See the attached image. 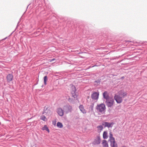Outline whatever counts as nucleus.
<instances>
[{"instance_id":"nucleus-19","label":"nucleus","mask_w":147,"mask_h":147,"mask_svg":"<svg viewBox=\"0 0 147 147\" xmlns=\"http://www.w3.org/2000/svg\"><path fill=\"white\" fill-rule=\"evenodd\" d=\"M103 137L104 139H106L108 137L107 133V131H104L103 134Z\"/></svg>"},{"instance_id":"nucleus-23","label":"nucleus","mask_w":147,"mask_h":147,"mask_svg":"<svg viewBox=\"0 0 147 147\" xmlns=\"http://www.w3.org/2000/svg\"><path fill=\"white\" fill-rule=\"evenodd\" d=\"M68 101L70 102L71 103H74V100L73 98H69L68 99Z\"/></svg>"},{"instance_id":"nucleus-22","label":"nucleus","mask_w":147,"mask_h":147,"mask_svg":"<svg viewBox=\"0 0 147 147\" xmlns=\"http://www.w3.org/2000/svg\"><path fill=\"white\" fill-rule=\"evenodd\" d=\"M57 126L59 128H62L63 127L62 124L60 122H58L57 124Z\"/></svg>"},{"instance_id":"nucleus-13","label":"nucleus","mask_w":147,"mask_h":147,"mask_svg":"<svg viewBox=\"0 0 147 147\" xmlns=\"http://www.w3.org/2000/svg\"><path fill=\"white\" fill-rule=\"evenodd\" d=\"M111 147H118L117 144L115 140L110 141Z\"/></svg>"},{"instance_id":"nucleus-29","label":"nucleus","mask_w":147,"mask_h":147,"mask_svg":"<svg viewBox=\"0 0 147 147\" xmlns=\"http://www.w3.org/2000/svg\"><path fill=\"white\" fill-rule=\"evenodd\" d=\"M6 38H6H6H4V40H5V39H6Z\"/></svg>"},{"instance_id":"nucleus-25","label":"nucleus","mask_w":147,"mask_h":147,"mask_svg":"<svg viewBox=\"0 0 147 147\" xmlns=\"http://www.w3.org/2000/svg\"><path fill=\"white\" fill-rule=\"evenodd\" d=\"M94 104H92L90 105V107L92 109H93Z\"/></svg>"},{"instance_id":"nucleus-17","label":"nucleus","mask_w":147,"mask_h":147,"mask_svg":"<svg viewBox=\"0 0 147 147\" xmlns=\"http://www.w3.org/2000/svg\"><path fill=\"white\" fill-rule=\"evenodd\" d=\"M102 144L104 147H108V145L107 141L106 140H103Z\"/></svg>"},{"instance_id":"nucleus-6","label":"nucleus","mask_w":147,"mask_h":147,"mask_svg":"<svg viewBox=\"0 0 147 147\" xmlns=\"http://www.w3.org/2000/svg\"><path fill=\"white\" fill-rule=\"evenodd\" d=\"M114 123L113 122L109 123L106 121H103L102 123V125L104 126L105 127H107L109 128L112 127Z\"/></svg>"},{"instance_id":"nucleus-27","label":"nucleus","mask_w":147,"mask_h":147,"mask_svg":"<svg viewBox=\"0 0 147 147\" xmlns=\"http://www.w3.org/2000/svg\"><path fill=\"white\" fill-rule=\"evenodd\" d=\"M55 59H52L51 60V61H53L54 60H55Z\"/></svg>"},{"instance_id":"nucleus-18","label":"nucleus","mask_w":147,"mask_h":147,"mask_svg":"<svg viewBox=\"0 0 147 147\" xmlns=\"http://www.w3.org/2000/svg\"><path fill=\"white\" fill-rule=\"evenodd\" d=\"M109 140L110 141L115 140V138L113 137V135L111 132H109Z\"/></svg>"},{"instance_id":"nucleus-5","label":"nucleus","mask_w":147,"mask_h":147,"mask_svg":"<svg viewBox=\"0 0 147 147\" xmlns=\"http://www.w3.org/2000/svg\"><path fill=\"white\" fill-rule=\"evenodd\" d=\"M99 95V92H94L92 94L91 97L94 100L97 101L98 99Z\"/></svg>"},{"instance_id":"nucleus-10","label":"nucleus","mask_w":147,"mask_h":147,"mask_svg":"<svg viewBox=\"0 0 147 147\" xmlns=\"http://www.w3.org/2000/svg\"><path fill=\"white\" fill-rule=\"evenodd\" d=\"M100 142V137L99 136H97L96 139H95L93 143L94 145H98L99 144Z\"/></svg>"},{"instance_id":"nucleus-14","label":"nucleus","mask_w":147,"mask_h":147,"mask_svg":"<svg viewBox=\"0 0 147 147\" xmlns=\"http://www.w3.org/2000/svg\"><path fill=\"white\" fill-rule=\"evenodd\" d=\"M45 113L48 115L51 113V111L49 109H48V108L46 107H45L44 111L42 114H43Z\"/></svg>"},{"instance_id":"nucleus-26","label":"nucleus","mask_w":147,"mask_h":147,"mask_svg":"<svg viewBox=\"0 0 147 147\" xmlns=\"http://www.w3.org/2000/svg\"><path fill=\"white\" fill-rule=\"evenodd\" d=\"M95 82H97L98 84L100 83V81L99 80H97V81H96Z\"/></svg>"},{"instance_id":"nucleus-2","label":"nucleus","mask_w":147,"mask_h":147,"mask_svg":"<svg viewBox=\"0 0 147 147\" xmlns=\"http://www.w3.org/2000/svg\"><path fill=\"white\" fill-rule=\"evenodd\" d=\"M63 109L64 112L66 114L71 112L73 110L72 107L69 105H67L64 106Z\"/></svg>"},{"instance_id":"nucleus-1","label":"nucleus","mask_w":147,"mask_h":147,"mask_svg":"<svg viewBox=\"0 0 147 147\" xmlns=\"http://www.w3.org/2000/svg\"><path fill=\"white\" fill-rule=\"evenodd\" d=\"M96 109L98 112L103 113L105 111V106L103 103H101L98 105L96 107Z\"/></svg>"},{"instance_id":"nucleus-20","label":"nucleus","mask_w":147,"mask_h":147,"mask_svg":"<svg viewBox=\"0 0 147 147\" xmlns=\"http://www.w3.org/2000/svg\"><path fill=\"white\" fill-rule=\"evenodd\" d=\"M42 130H45L48 133H49L50 131L49 129L46 125H45L42 128Z\"/></svg>"},{"instance_id":"nucleus-12","label":"nucleus","mask_w":147,"mask_h":147,"mask_svg":"<svg viewBox=\"0 0 147 147\" xmlns=\"http://www.w3.org/2000/svg\"><path fill=\"white\" fill-rule=\"evenodd\" d=\"M103 96L104 98L106 99V100L110 99V97L108 95V93L107 91H105L103 93Z\"/></svg>"},{"instance_id":"nucleus-3","label":"nucleus","mask_w":147,"mask_h":147,"mask_svg":"<svg viewBox=\"0 0 147 147\" xmlns=\"http://www.w3.org/2000/svg\"><path fill=\"white\" fill-rule=\"evenodd\" d=\"M114 101V99L111 98L106 100L105 103L107 106L108 107H111L113 105Z\"/></svg>"},{"instance_id":"nucleus-24","label":"nucleus","mask_w":147,"mask_h":147,"mask_svg":"<svg viewBox=\"0 0 147 147\" xmlns=\"http://www.w3.org/2000/svg\"><path fill=\"white\" fill-rule=\"evenodd\" d=\"M47 76H45L44 78V84L45 85H46L47 84L46 82L47 80Z\"/></svg>"},{"instance_id":"nucleus-15","label":"nucleus","mask_w":147,"mask_h":147,"mask_svg":"<svg viewBox=\"0 0 147 147\" xmlns=\"http://www.w3.org/2000/svg\"><path fill=\"white\" fill-rule=\"evenodd\" d=\"M79 108L83 114H85L86 113V111L84 109V106L82 105H80L79 106Z\"/></svg>"},{"instance_id":"nucleus-8","label":"nucleus","mask_w":147,"mask_h":147,"mask_svg":"<svg viewBox=\"0 0 147 147\" xmlns=\"http://www.w3.org/2000/svg\"><path fill=\"white\" fill-rule=\"evenodd\" d=\"M72 91L71 93L72 95V96L74 98H76L77 97V95L76 93V88L74 86L72 85L71 87Z\"/></svg>"},{"instance_id":"nucleus-4","label":"nucleus","mask_w":147,"mask_h":147,"mask_svg":"<svg viewBox=\"0 0 147 147\" xmlns=\"http://www.w3.org/2000/svg\"><path fill=\"white\" fill-rule=\"evenodd\" d=\"M114 98L117 103L119 104L121 103L123 100V98L118 94H116L115 95Z\"/></svg>"},{"instance_id":"nucleus-9","label":"nucleus","mask_w":147,"mask_h":147,"mask_svg":"<svg viewBox=\"0 0 147 147\" xmlns=\"http://www.w3.org/2000/svg\"><path fill=\"white\" fill-rule=\"evenodd\" d=\"M13 76L12 74H8L6 76L7 82L9 83L12 81L13 80Z\"/></svg>"},{"instance_id":"nucleus-7","label":"nucleus","mask_w":147,"mask_h":147,"mask_svg":"<svg viewBox=\"0 0 147 147\" xmlns=\"http://www.w3.org/2000/svg\"><path fill=\"white\" fill-rule=\"evenodd\" d=\"M122 98H124L126 97L127 95V93L126 92L124 91V90H121L119 91L117 93Z\"/></svg>"},{"instance_id":"nucleus-16","label":"nucleus","mask_w":147,"mask_h":147,"mask_svg":"<svg viewBox=\"0 0 147 147\" xmlns=\"http://www.w3.org/2000/svg\"><path fill=\"white\" fill-rule=\"evenodd\" d=\"M97 131L98 133H100L102 130L103 128L102 125H99L97 127Z\"/></svg>"},{"instance_id":"nucleus-21","label":"nucleus","mask_w":147,"mask_h":147,"mask_svg":"<svg viewBox=\"0 0 147 147\" xmlns=\"http://www.w3.org/2000/svg\"><path fill=\"white\" fill-rule=\"evenodd\" d=\"M40 119L45 121H46L47 120V119L44 115H42L40 116Z\"/></svg>"},{"instance_id":"nucleus-11","label":"nucleus","mask_w":147,"mask_h":147,"mask_svg":"<svg viewBox=\"0 0 147 147\" xmlns=\"http://www.w3.org/2000/svg\"><path fill=\"white\" fill-rule=\"evenodd\" d=\"M57 112L58 114L60 116H62L64 114V111L61 108H59L57 109Z\"/></svg>"},{"instance_id":"nucleus-28","label":"nucleus","mask_w":147,"mask_h":147,"mask_svg":"<svg viewBox=\"0 0 147 147\" xmlns=\"http://www.w3.org/2000/svg\"><path fill=\"white\" fill-rule=\"evenodd\" d=\"M13 33V32H12V33H11L10 34V36Z\"/></svg>"}]
</instances>
